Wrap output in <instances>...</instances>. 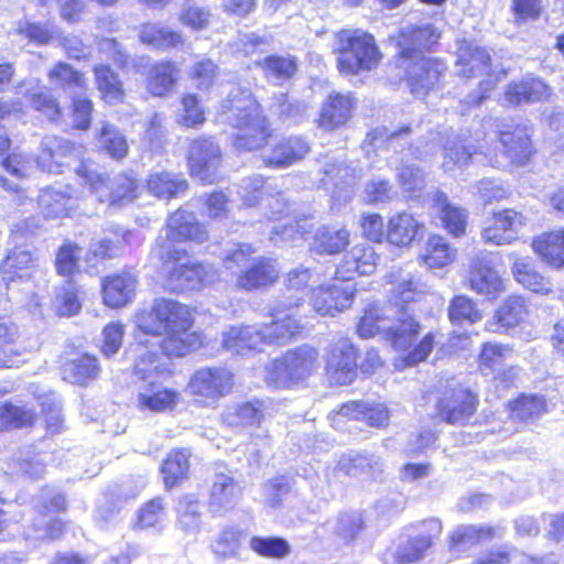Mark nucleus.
Instances as JSON below:
<instances>
[{
	"label": "nucleus",
	"instance_id": "c85d7f7f",
	"mask_svg": "<svg viewBox=\"0 0 564 564\" xmlns=\"http://www.w3.org/2000/svg\"><path fill=\"white\" fill-rule=\"evenodd\" d=\"M280 269L271 259H260L237 278V288L253 291L272 285L279 278Z\"/></svg>",
	"mask_w": 564,
	"mask_h": 564
},
{
	"label": "nucleus",
	"instance_id": "f03ea898",
	"mask_svg": "<svg viewBox=\"0 0 564 564\" xmlns=\"http://www.w3.org/2000/svg\"><path fill=\"white\" fill-rule=\"evenodd\" d=\"M207 238L206 229L196 221L192 212L180 208L171 215L152 250L153 256L162 262L161 273L169 290H197L217 280L218 273L213 265L183 261L186 259V252L176 246L177 242L186 240L200 243Z\"/></svg>",
	"mask_w": 564,
	"mask_h": 564
},
{
	"label": "nucleus",
	"instance_id": "a878e982",
	"mask_svg": "<svg viewBox=\"0 0 564 564\" xmlns=\"http://www.w3.org/2000/svg\"><path fill=\"white\" fill-rule=\"evenodd\" d=\"M223 347L238 355L260 349L264 344L260 326H230L223 333Z\"/></svg>",
	"mask_w": 564,
	"mask_h": 564
},
{
	"label": "nucleus",
	"instance_id": "4d7b16f0",
	"mask_svg": "<svg viewBox=\"0 0 564 564\" xmlns=\"http://www.w3.org/2000/svg\"><path fill=\"white\" fill-rule=\"evenodd\" d=\"M54 307L59 316H72L79 312L78 289L72 280L57 289Z\"/></svg>",
	"mask_w": 564,
	"mask_h": 564
},
{
	"label": "nucleus",
	"instance_id": "6ab92c4d",
	"mask_svg": "<svg viewBox=\"0 0 564 564\" xmlns=\"http://www.w3.org/2000/svg\"><path fill=\"white\" fill-rule=\"evenodd\" d=\"M469 286L478 294L496 297L505 290L503 281L485 256L475 257L469 267Z\"/></svg>",
	"mask_w": 564,
	"mask_h": 564
},
{
	"label": "nucleus",
	"instance_id": "c9c22d12",
	"mask_svg": "<svg viewBox=\"0 0 564 564\" xmlns=\"http://www.w3.org/2000/svg\"><path fill=\"white\" fill-rule=\"evenodd\" d=\"M434 204L444 228L456 237L464 235L467 224L466 210L452 204L448 197L442 192L435 193Z\"/></svg>",
	"mask_w": 564,
	"mask_h": 564
},
{
	"label": "nucleus",
	"instance_id": "393cba45",
	"mask_svg": "<svg viewBox=\"0 0 564 564\" xmlns=\"http://www.w3.org/2000/svg\"><path fill=\"white\" fill-rule=\"evenodd\" d=\"M404 304L398 300V315L392 322L391 329L384 334L397 350L410 348L420 332V323L409 313Z\"/></svg>",
	"mask_w": 564,
	"mask_h": 564
},
{
	"label": "nucleus",
	"instance_id": "c756f323",
	"mask_svg": "<svg viewBox=\"0 0 564 564\" xmlns=\"http://www.w3.org/2000/svg\"><path fill=\"white\" fill-rule=\"evenodd\" d=\"M240 497L241 487L232 476L227 474L215 476L209 496V507L214 512H223L234 508Z\"/></svg>",
	"mask_w": 564,
	"mask_h": 564
},
{
	"label": "nucleus",
	"instance_id": "37998d69",
	"mask_svg": "<svg viewBox=\"0 0 564 564\" xmlns=\"http://www.w3.org/2000/svg\"><path fill=\"white\" fill-rule=\"evenodd\" d=\"M430 536H421L409 540L404 545L400 546L397 552L398 562L405 564L420 560L423 553L431 546V538L437 536L442 531V523L436 519L425 522Z\"/></svg>",
	"mask_w": 564,
	"mask_h": 564
},
{
	"label": "nucleus",
	"instance_id": "2f4dec72",
	"mask_svg": "<svg viewBox=\"0 0 564 564\" xmlns=\"http://www.w3.org/2000/svg\"><path fill=\"white\" fill-rule=\"evenodd\" d=\"M178 398L180 393L177 391L151 381L149 384L140 388L138 403L142 409L162 412L173 410L178 402Z\"/></svg>",
	"mask_w": 564,
	"mask_h": 564
},
{
	"label": "nucleus",
	"instance_id": "338daca9",
	"mask_svg": "<svg viewBox=\"0 0 564 564\" xmlns=\"http://www.w3.org/2000/svg\"><path fill=\"white\" fill-rule=\"evenodd\" d=\"M100 142L107 153L113 159L124 158L128 153V144L115 127L111 124H104L100 133Z\"/></svg>",
	"mask_w": 564,
	"mask_h": 564
},
{
	"label": "nucleus",
	"instance_id": "49530a36",
	"mask_svg": "<svg viewBox=\"0 0 564 564\" xmlns=\"http://www.w3.org/2000/svg\"><path fill=\"white\" fill-rule=\"evenodd\" d=\"M326 177L333 182L335 187L352 186L361 177V169L357 162L347 163L344 158H336L324 165Z\"/></svg>",
	"mask_w": 564,
	"mask_h": 564
},
{
	"label": "nucleus",
	"instance_id": "1a4fd4ad",
	"mask_svg": "<svg viewBox=\"0 0 564 564\" xmlns=\"http://www.w3.org/2000/svg\"><path fill=\"white\" fill-rule=\"evenodd\" d=\"M65 510V496L55 488L44 487L34 500L33 536L52 540L61 538L64 523L56 516Z\"/></svg>",
	"mask_w": 564,
	"mask_h": 564
},
{
	"label": "nucleus",
	"instance_id": "13d9d810",
	"mask_svg": "<svg viewBox=\"0 0 564 564\" xmlns=\"http://www.w3.org/2000/svg\"><path fill=\"white\" fill-rule=\"evenodd\" d=\"M510 352L508 346L500 344L486 343L478 357L480 371L489 376L498 371L507 354Z\"/></svg>",
	"mask_w": 564,
	"mask_h": 564
},
{
	"label": "nucleus",
	"instance_id": "a18cd8bd",
	"mask_svg": "<svg viewBox=\"0 0 564 564\" xmlns=\"http://www.w3.org/2000/svg\"><path fill=\"white\" fill-rule=\"evenodd\" d=\"M139 37L142 43L155 48L176 47L183 43V37L180 32L172 31L155 23L141 25Z\"/></svg>",
	"mask_w": 564,
	"mask_h": 564
},
{
	"label": "nucleus",
	"instance_id": "7c9ffc66",
	"mask_svg": "<svg viewBox=\"0 0 564 564\" xmlns=\"http://www.w3.org/2000/svg\"><path fill=\"white\" fill-rule=\"evenodd\" d=\"M534 252L551 268H564V229L546 231L532 241Z\"/></svg>",
	"mask_w": 564,
	"mask_h": 564
},
{
	"label": "nucleus",
	"instance_id": "bb28decb",
	"mask_svg": "<svg viewBox=\"0 0 564 564\" xmlns=\"http://www.w3.org/2000/svg\"><path fill=\"white\" fill-rule=\"evenodd\" d=\"M137 279L129 272L107 276L102 282V299L109 307H122L132 301Z\"/></svg>",
	"mask_w": 564,
	"mask_h": 564
},
{
	"label": "nucleus",
	"instance_id": "f3484780",
	"mask_svg": "<svg viewBox=\"0 0 564 564\" xmlns=\"http://www.w3.org/2000/svg\"><path fill=\"white\" fill-rule=\"evenodd\" d=\"M79 154L80 148L75 147L69 141L55 135H47L42 140L41 154L36 163L43 171L59 174L64 166L69 165V160Z\"/></svg>",
	"mask_w": 564,
	"mask_h": 564
},
{
	"label": "nucleus",
	"instance_id": "69168bd1",
	"mask_svg": "<svg viewBox=\"0 0 564 564\" xmlns=\"http://www.w3.org/2000/svg\"><path fill=\"white\" fill-rule=\"evenodd\" d=\"M313 225L308 218L297 219L293 223H286L275 226L272 231L271 239L274 242L291 241L294 242L296 238H305L310 232Z\"/></svg>",
	"mask_w": 564,
	"mask_h": 564
},
{
	"label": "nucleus",
	"instance_id": "f704fd0d",
	"mask_svg": "<svg viewBox=\"0 0 564 564\" xmlns=\"http://www.w3.org/2000/svg\"><path fill=\"white\" fill-rule=\"evenodd\" d=\"M348 242L349 232L346 228L321 226L310 246L311 250L318 254H335L344 250Z\"/></svg>",
	"mask_w": 564,
	"mask_h": 564
},
{
	"label": "nucleus",
	"instance_id": "09e8293b",
	"mask_svg": "<svg viewBox=\"0 0 564 564\" xmlns=\"http://www.w3.org/2000/svg\"><path fill=\"white\" fill-rule=\"evenodd\" d=\"M177 69L171 62H161L153 65L148 76V89L154 96H164L170 93L176 83Z\"/></svg>",
	"mask_w": 564,
	"mask_h": 564
},
{
	"label": "nucleus",
	"instance_id": "412c9836",
	"mask_svg": "<svg viewBox=\"0 0 564 564\" xmlns=\"http://www.w3.org/2000/svg\"><path fill=\"white\" fill-rule=\"evenodd\" d=\"M354 108L355 102L349 94H330L321 108L318 127L325 131H333L346 124Z\"/></svg>",
	"mask_w": 564,
	"mask_h": 564
},
{
	"label": "nucleus",
	"instance_id": "7ed1b4c3",
	"mask_svg": "<svg viewBox=\"0 0 564 564\" xmlns=\"http://www.w3.org/2000/svg\"><path fill=\"white\" fill-rule=\"evenodd\" d=\"M441 36L430 23L403 26L395 36L399 55L395 67L402 73L411 94L424 97L438 83L445 72L444 64L425 57L424 51L435 45Z\"/></svg>",
	"mask_w": 564,
	"mask_h": 564
},
{
	"label": "nucleus",
	"instance_id": "603ef678",
	"mask_svg": "<svg viewBox=\"0 0 564 564\" xmlns=\"http://www.w3.org/2000/svg\"><path fill=\"white\" fill-rule=\"evenodd\" d=\"M456 250L451 248L443 237H431L425 246L422 259L431 269L443 268L454 261Z\"/></svg>",
	"mask_w": 564,
	"mask_h": 564
},
{
	"label": "nucleus",
	"instance_id": "4c0bfd02",
	"mask_svg": "<svg viewBox=\"0 0 564 564\" xmlns=\"http://www.w3.org/2000/svg\"><path fill=\"white\" fill-rule=\"evenodd\" d=\"M500 142L511 162L524 164L531 155V140L525 127L500 132Z\"/></svg>",
	"mask_w": 564,
	"mask_h": 564
},
{
	"label": "nucleus",
	"instance_id": "20e7f679",
	"mask_svg": "<svg viewBox=\"0 0 564 564\" xmlns=\"http://www.w3.org/2000/svg\"><path fill=\"white\" fill-rule=\"evenodd\" d=\"M221 115L232 127L239 129L234 139L237 151H254L262 149L271 135L260 106L246 89L234 87L221 104Z\"/></svg>",
	"mask_w": 564,
	"mask_h": 564
},
{
	"label": "nucleus",
	"instance_id": "ea45409f",
	"mask_svg": "<svg viewBox=\"0 0 564 564\" xmlns=\"http://www.w3.org/2000/svg\"><path fill=\"white\" fill-rule=\"evenodd\" d=\"M224 421L230 426H252L263 419V403L259 400L229 406L223 413Z\"/></svg>",
	"mask_w": 564,
	"mask_h": 564
},
{
	"label": "nucleus",
	"instance_id": "423d86ee",
	"mask_svg": "<svg viewBox=\"0 0 564 564\" xmlns=\"http://www.w3.org/2000/svg\"><path fill=\"white\" fill-rule=\"evenodd\" d=\"M319 368V351L304 344L286 350L265 366L264 380L275 389H294L304 384Z\"/></svg>",
	"mask_w": 564,
	"mask_h": 564
},
{
	"label": "nucleus",
	"instance_id": "5701e85b",
	"mask_svg": "<svg viewBox=\"0 0 564 564\" xmlns=\"http://www.w3.org/2000/svg\"><path fill=\"white\" fill-rule=\"evenodd\" d=\"M78 196L68 185L44 188L39 196V206L47 218L67 216L77 206Z\"/></svg>",
	"mask_w": 564,
	"mask_h": 564
},
{
	"label": "nucleus",
	"instance_id": "58836bf2",
	"mask_svg": "<svg viewBox=\"0 0 564 564\" xmlns=\"http://www.w3.org/2000/svg\"><path fill=\"white\" fill-rule=\"evenodd\" d=\"M528 314L527 305L521 296L507 299L496 314V322L487 323V329L492 332L506 330L522 322Z\"/></svg>",
	"mask_w": 564,
	"mask_h": 564
},
{
	"label": "nucleus",
	"instance_id": "0e129e2a",
	"mask_svg": "<svg viewBox=\"0 0 564 564\" xmlns=\"http://www.w3.org/2000/svg\"><path fill=\"white\" fill-rule=\"evenodd\" d=\"M380 465L379 458L366 454H346L338 460V469L347 475L357 476Z\"/></svg>",
	"mask_w": 564,
	"mask_h": 564
},
{
	"label": "nucleus",
	"instance_id": "a19ab883",
	"mask_svg": "<svg viewBox=\"0 0 564 564\" xmlns=\"http://www.w3.org/2000/svg\"><path fill=\"white\" fill-rule=\"evenodd\" d=\"M419 228L420 224L413 215L399 213L392 216L388 223L387 238L392 245L409 246L414 240Z\"/></svg>",
	"mask_w": 564,
	"mask_h": 564
},
{
	"label": "nucleus",
	"instance_id": "b1692460",
	"mask_svg": "<svg viewBox=\"0 0 564 564\" xmlns=\"http://www.w3.org/2000/svg\"><path fill=\"white\" fill-rule=\"evenodd\" d=\"M551 95L552 89L543 80L527 76L507 86L505 101L509 105L539 102L549 100Z\"/></svg>",
	"mask_w": 564,
	"mask_h": 564
},
{
	"label": "nucleus",
	"instance_id": "8fccbe9b",
	"mask_svg": "<svg viewBox=\"0 0 564 564\" xmlns=\"http://www.w3.org/2000/svg\"><path fill=\"white\" fill-rule=\"evenodd\" d=\"M444 160L442 166L445 172L453 171L456 166H463L469 159L477 155L478 152L471 143L455 137L448 139L443 148Z\"/></svg>",
	"mask_w": 564,
	"mask_h": 564
},
{
	"label": "nucleus",
	"instance_id": "4be33fe9",
	"mask_svg": "<svg viewBox=\"0 0 564 564\" xmlns=\"http://www.w3.org/2000/svg\"><path fill=\"white\" fill-rule=\"evenodd\" d=\"M350 420L366 421L373 427H386L389 424L390 413L384 404H370L360 401H351L343 404L337 412L330 414V419L335 421L339 417Z\"/></svg>",
	"mask_w": 564,
	"mask_h": 564
},
{
	"label": "nucleus",
	"instance_id": "052dcab7",
	"mask_svg": "<svg viewBox=\"0 0 564 564\" xmlns=\"http://www.w3.org/2000/svg\"><path fill=\"white\" fill-rule=\"evenodd\" d=\"M545 411V400L538 395L521 397L510 403V413L513 419L528 421L540 416Z\"/></svg>",
	"mask_w": 564,
	"mask_h": 564
},
{
	"label": "nucleus",
	"instance_id": "ddd939ff",
	"mask_svg": "<svg viewBox=\"0 0 564 564\" xmlns=\"http://www.w3.org/2000/svg\"><path fill=\"white\" fill-rule=\"evenodd\" d=\"M221 164V151L217 143L209 139L194 140L188 150V166L194 177L203 183H213Z\"/></svg>",
	"mask_w": 564,
	"mask_h": 564
},
{
	"label": "nucleus",
	"instance_id": "de8ad7c7",
	"mask_svg": "<svg viewBox=\"0 0 564 564\" xmlns=\"http://www.w3.org/2000/svg\"><path fill=\"white\" fill-rule=\"evenodd\" d=\"M98 371L97 359L89 355L65 362L62 369L64 380L77 384H85L88 380L96 378Z\"/></svg>",
	"mask_w": 564,
	"mask_h": 564
},
{
	"label": "nucleus",
	"instance_id": "39448f33",
	"mask_svg": "<svg viewBox=\"0 0 564 564\" xmlns=\"http://www.w3.org/2000/svg\"><path fill=\"white\" fill-rule=\"evenodd\" d=\"M387 279L393 286L391 289L392 300L384 305H369L365 310L357 327L361 338H370L376 334L384 336L386 332L391 329L392 322L398 315V300L402 303H411L427 292L426 285L417 275L402 269L391 271Z\"/></svg>",
	"mask_w": 564,
	"mask_h": 564
},
{
	"label": "nucleus",
	"instance_id": "0eeeda50",
	"mask_svg": "<svg viewBox=\"0 0 564 564\" xmlns=\"http://www.w3.org/2000/svg\"><path fill=\"white\" fill-rule=\"evenodd\" d=\"M336 50L339 53L338 68L354 75L378 66L381 54L371 34L360 30H341L336 35Z\"/></svg>",
	"mask_w": 564,
	"mask_h": 564
},
{
	"label": "nucleus",
	"instance_id": "680f3d73",
	"mask_svg": "<svg viewBox=\"0 0 564 564\" xmlns=\"http://www.w3.org/2000/svg\"><path fill=\"white\" fill-rule=\"evenodd\" d=\"M241 532L232 528L221 531L213 544L214 554L221 558H232L239 554Z\"/></svg>",
	"mask_w": 564,
	"mask_h": 564
},
{
	"label": "nucleus",
	"instance_id": "774afa93",
	"mask_svg": "<svg viewBox=\"0 0 564 564\" xmlns=\"http://www.w3.org/2000/svg\"><path fill=\"white\" fill-rule=\"evenodd\" d=\"M180 111L177 121L184 127L194 128L205 121L204 110L199 106L197 97L193 94L183 97Z\"/></svg>",
	"mask_w": 564,
	"mask_h": 564
},
{
	"label": "nucleus",
	"instance_id": "6e6d98bb",
	"mask_svg": "<svg viewBox=\"0 0 564 564\" xmlns=\"http://www.w3.org/2000/svg\"><path fill=\"white\" fill-rule=\"evenodd\" d=\"M448 318L456 325H460L465 322L474 324L481 318V314L471 299L465 295H458L452 300L448 306Z\"/></svg>",
	"mask_w": 564,
	"mask_h": 564
},
{
	"label": "nucleus",
	"instance_id": "9b49d317",
	"mask_svg": "<svg viewBox=\"0 0 564 564\" xmlns=\"http://www.w3.org/2000/svg\"><path fill=\"white\" fill-rule=\"evenodd\" d=\"M326 377L333 386L350 384L357 376L356 348L348 338L334 341L326 355Z\"/></svg>",
	"mask_w": 564,
	"mask_h": 564
},
{
	"label": "nucleus",
	"instance_id": "cd10ccee",
	"mask_svg": "<svg viewBox=\"0 0 564 564\" xmlns=\"http://www.w3.org/2000/svg\"><path fill=\"white\" fill-rule=\"evenodd\" d=\"M457 74L463 77H473L487 74L490 69V55L486 48L464 41L457 51Z\"/></svg>",
	"mask_w": 564,
	"mask_h": 564
},
{
	"label": "nucleus",
	"instance_id": "864d4df0",
	"mask_svg": "<svg viewBox=\"0 0 564 564\" xmlns=\"http://www.w3.org/2000/svg\"><path fill=\"white\" fill-rule=\"evenodd\" d=\"M35 414L31 409L12 403L0 406V431L31 426Z\"/></svg>",
	"mask_w": 564,
	"mask_h": 564
},
{
	"label": "nucleus",
	"instance_id": "a211bd4d",
	"mask_svg": "<svg viewBox=\"0 0 564 564\" xmlns=\"http://www.w3.org/2000/svg\"><path fill=\"white\" fill-rule=\"evenodd\" d=\"M524 225L525 218L521 213L505 209L494 215L492 224L482 229L481 238L486 243L509 245L518 238Z\"/></svg>",
	"mask_w": 564,
	"mask_h": 564
},
{
	"label": "nucleus",
	"instance_id": "f8f14e48",
	"mask_svg": "<svg viewBox=\"0 0 564 564\" xmlns=\"http://www.w3.org/2000/svg\"><path fill=\"white\" fill-rule=\"evenodd\" d=\"M300 302V299L290 303L281 301L272 308V322L260 326L264 344H286L301 332V322L295 314Z\"/></svg>",
	"mask_w": 564,
	"mask_h": 564
},
{
	"label": "nucleus",
	"instance_id": "4468645a",
	"mask_svg": "<svg viewBox=\"0 0 564 564\" xmlns=\"http://www.w3.org/2000/svg\"><path fill=\"white\" fill-rule=\"evenodd\" d=\"M355 292L351 285L323 284L312 291L311 304L318 315L334 317L351 306Z\"/></svg>",
	"mask_w": 564,
	"mask_h": 564
},
{
	"label": "nucleus",
	"instance_id": "e433bc0d",
	"mask_svg": "<svg viewBox=\"0 0 564 564\" xmlns=\"http://www.w3.org/2000/svg\"><path fill=\"white\" fill-rule=\"evenodd\" d=\"M512 274L518 283L525 289L540 294L552 292V283L540 274L529 258L514 257Z\"/></svg>",
	"mask_w": 564,
	"mask_h": 564
},
{
	"label": "nucleus",
	"instance_id": "f257e3e1",
	"mask_svg": "<svg viewBox=\"0 0 564 564\" xmlns=\"http://www.w3.org/2000/svg\"><path fill=\"white\" fill-rule=\"evenodd\" d=\"M134 323L140 332L132 349L134 372L142 379L172 373V364L161 360L158 348L169 358H180L203 345V335L192 330V310L171 299H155L135 314Z\"/></svg>",
	"mask_w": 564,
	"mask_h": 564
},
{
	"label": "nucleus",
	"instance_id": "aec40b11",
	"mask_svg": "<svg viewBox=\"0 0 564 564\" xmlns=\"http://www.w3.org/2000/svg\"><path fill=\"white\" fill-rule=\"evenodd\" d=\"M310 149L306 139L293 135L281 140L268 153L262 154V161L267 166L285 169L303 160Z\"/></svg>",
	"mask_w": 564,
	"mask_h": 564
},
{
	"label": "nucleus",
	"instance_id": "72a5a7b5",
	"mask_svg": "<svg viewBox=\"0 0 564 564\" xmlns=\"http://www.w3.org/2000/svg\"><path fill=\"white\" fill-rule=\"evenodd\" d=\"M40 79L26 78L21 82L18 86L19 94H25L31 97L32 107L42 112L50 120H57L61 117V108L55 98L44 91H37L40 89Z\"/></svg>",
	"mask_w": 564,
	"mask_h": 564
},
{
	"label": "nucleus",
	"instance_id": "bf43d9fd",
	"mask_svg": "<svg viewBox=\"0 0 564 564\" xmlns=\"http://www.w3.org/2000/svg\"><path fill=\"white\" fill-rule=\"evenodd\" d=\"M262 68L270 80H285L297 70L294 58L288 56H269L263 61Z\"/></svg>",
	"mask_w": 564,
	"mask_h": 564
},
{
	"label": "nucleus",
	"instance_id": "3c124183",
	"mask_svg": "<svg viewBox=\"0 0 564 564\" xmlns=\"http://www.w3.org/2000/svg\"><path fill=\"white\" fill-rule=\"evenodd\" d=\"M94 74L97 88L106 102L115 104L123 99L122 84L109 66L98 65L94 68Z\"/></svg>",
	"mask_w": 564,
	"mask_h": 564
},
{
	"label": "nucleus",
	"instance_id": "e2e57ef3",
	"mask_svg": "<svg viewBox=\"0 0 564 564\" xmlns=\"http://www.w3.org/2000/svg\"><path fill=\"white\" fill-rule=\"evenodd\" d=\"M47 77L51 83L61 87H75L83 89L86 85L84 75L63 62L57 63L48 72Z\"/></svg>",
	"mask_w": 564,
	"mask_h": 564
},
{
	"label": "nucleus",
	"instance_id": "c03bdc74",
	"mask_svg": "<svg viewBox=\"0 0 564 564\" xmlns=\"http://www.w3.org/2000/svg\"><path fill=\"white\" fill-rule=\"evenodd\" d=\"M35 265V259L29 250L13 249L1 264L3 280L14 281L15 278L23 279L31 276Z\"/></svg>",
	"mask_w": 564,
	"mask_h": 564
},
{
	"label": "nucleus",
	"instance_id": "9d476101",
	"mask_svg": "<svg viewBox=\"0 0 564 564\" xmlns=\"http://www.w3.org/2000/svg\"><path fill=\"white\" fill-rule=\"evenodd\" d=\"M234 387L232 373L221 367L202 368L192 376L188 391L207 404L216 403L227 395Z\"/></svg>",
	"mask_w": 564,
	"mask_h": 564
},
{
	"label": "nucleus",
	"instance_id": "dca6fc26",
	"mask_svg": "<svg viewBox=\"0 0 564 564\" xmlns=\"http://www.w3.org/2000/svg\"><path fill=\"white\" fill-rule=\"evenodd\" d=\"M379 257L375 248L367 243L351 247L336 268V279L350 281L357 275H370L378 267Z\"/></svg>",
	"mask_w": 564,
	"mask_h": 564
},
{
	"label": "nucleus",
	"instance_id": "6e6552de",
	"mask_svg": "<svg viewBox=\"0 0 564 564\" xmlns=\"http://www.w3.org/2000/svg\"><path fill=\"white\" fill-rule=\"evenodd\" d=\"M76 174L84 184L89 185L101 203H107L110 206L131 203L138 196L135 181L127 175H118L107 181L101 174L96 173L83 162L76 169Z\"/></svg>",
	"mask_w": 564,
	"mask_h": 564
},
{
	"label": "nucleus",
	"instance_id": "5fc2aeb1",
	"mask_svg": "<svg viewBox=\"0 0 564 564\" xmlns=\"http://www.w3.org/2000/svg\"><path fill=\"white\" fill-rule=\"evenodd\" d=\"M188 459L189 453L186 449L174 451L169 455L161 469L166 487H172L186 477L189 469Z\"/></svg>",
	"mask_w": 564,
	"mask_h": 564
},
{
	"label": "nucleus",
	"instance_id": "2eb2a0df",
	"mask_svg": "<svg viewBox=\"0 0 564 564\" xmlns=\"http://www.w3.org/2000/svg\"><path fill=\"white\" fill-rule=\"evenodd\" d=\"M477 399L462 387L447 390L437 403L438 415L449 424H465L476 412Z\"/></svg>",
	"mask_w": 564,
	"mask_h": 564
},
{
	"label": "nucleus",
	"instance_id": "79ce46f5",
	"mask_svg": "<svg viewBox=\"0 0 564 564\" xmlns=\"http://www.w3.org/2000/svg\"><path fill=\"white\" fill-rule=\"evenodd\" d=\"M148 191L159 198L170 199L187 189V182L169 172H156L147 180Z\"/></svg>",
	"mask_w": 564,
	"mask_h": 564
},
{
	"label": "nucleus",
	"instance_id": "473e14b6",
	"mask_svg": "<svg viewBox=\"0 0 564 564\" xmlns=\"http://www.w3.org/2000/svg\"><path fill=\"white\" fill-rule=\"evenodd\" d=\"M500 529L489 525H459L451 538V550L466 551L471 546L499 536Z\"/></svg>",
	"mask_w": 564,
	"mask_h": 564
}]
</instances>
